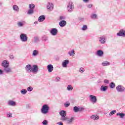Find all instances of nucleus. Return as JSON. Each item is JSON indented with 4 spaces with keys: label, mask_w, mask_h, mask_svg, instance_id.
Masks as SVG:
<instances>
[{
    "label": "nucleus",
    "mask_w": 125,
    "mask_h": 125,
    "mask_svg": "<svg viewBox=\"0 0 125 125\" xmlns=\"http://www.w3.org/2000/svg\"><path fill=\"white\" fill-rule=\"evenodd\" d=\"M73 86L72 85H68L66 88V89L68 90V91H71L73 90Z\"/></svg>",
    "instance_id": "29"
},
{
    "label": "nucleus",
    "mask_w": 125,
    "mask_h": 125,
    "mask_svg": "<svg viewBox=\"0 0 125 125\" xmlns=\"http://www.w3.org/2000/svg\"><path fill=\"white\" fill-rule=\"evenodd\" d=\"M89 0H83V1H84V2H88Z\"/></svg>",
    "instance_id": "50"
},
{
    "label": "nucleus",
    "mask_w": 125,
    "mask_h": 125,
    "mask_svg": "<svg viewBox=\"0 0 125 125\" xmlns=\"http://www.w3.org/2000/svg\"><path fill=\"white\" fill-rule=\"evenodd\" d=\"M102 65L103 66H109V65H110V62L107 61L104 62L102 63Z\"/></svg>",
    "instance_id": "31"
},
{
    "label": "nucleus",
    "mask_w": 125,
    "mask_h": 125,
    "mask_svg": "<svg viewBox=\"0 0 125 125\" xmlns=\"http://www.w3.org/2000/svg\"><path fill=\"white\" fill-rule=\"evenodd\" d=\"M33 13H34L33 9H30L28 10L27 14L31 15V14H33Z\"/></svg>",
    "instance_id": "34"
},
{
    "label": "nucleus",
    "mask_w": 125,
    "mask_h": 125,
    "mask_svg": "<svg viewBox=\"0 0 125 125\" xmlns=\"http://www.w3.org/2000/svg\"><path fill=\"white\" fill-rule=\"evenodd\" d=\"M57 125H63V123H62V122H58L57 123Z\"/></svg>",
    "instance_id": "49"
},
{
    "label": "nucleus",
    "mask_w": 125,
    "mask_h": 125,
    "mask_svg": "<svg viewBox=\"0 0 125 125\" xmlns=\"http://www.w3.org/2000/svg\"><path fill=\"white\" fill-rule=\"evenodd\" d=\"M97 18V15L95 14H94L91 16V18H92V19H96V18Z\"/></svg>",
    "instance_id": "38"
},
{
    "label": "nucleus",
    "mask_w": 125,
    "mask_h": 125,
    "mask_svg": "<svg viewBox=\"0 0 125 125\" xmlns=\"http://www.w3.org/2000/svg\"><path fill=\"white\" fill-rule=\"evenodd\" d=\"M25 70L27 72H32V66H31V64H28L25 67Z\"/></svg>",
    "instance_id": "20"
},
{
    "label": "nucleus",
    "mask_w": 125,
    "mask_h": 125,
    "mask_svg": "<svg viewBox=\"0 0 125 125\" xmlns=\"http://www.w3.org/2000/svg\"><path fill=\"white\" fill-rule=\"evenodd\" d=\"M39 71V67L37 65H34L31 69V72L34 74H37Z\"/></svg>",
    "instance_id": "8"
},
{
    "label": "nucleus",
    "mask_w": 125,
    "mask_h": 125,
    "mask_svg": "<svg viewBox=\"0 0 125 125\" xmlns=\"http://www.w3.org/2000/svg\"><path fill=\"white\" fill-rule=\"evenodd\" d=\"M97 54L98 56H102V55H103V51L101 50H98Z\"/></svg>",
    "instance_id": "27"
},
{
    "label": "nucleus",
    "mask_w": 125,
    "mask_h": 125,
    "mask_svg": "<svg viewBox=\"0 0 125 125\" xmlns=\"http://www.w3.org/2000/svg\"><path fill=\"white\" fill-rule=\"evenodd\" d=\"M42 124L43 125H47L48 124V122L47 121V120H44L42 122Z\"/></svg>",
    "instance_id": "39"
},
{
    "label": "nucleus",
    "mask_w": 125,
    "mask_h": 125,
    "mask_svg": "<svg viewBox=\"0 0 125 125\" xmlns=\"http://www.w3.org/2000/svg\"><path fill=\"white\" fill-rule=\"evenodd\" d=\"M117 113L116 110H112L109 114V116H113V115H114V114H116Z\"/></svg>",
    "instance_id": "36"
},
{
    "label": "nucleus",
    "mask_w": 125,
    "mask_h": 125,
    "mask_svg": "<svg viewBox=\"0 0 125 125\" xmlns=\"http://www.w3.org/2000/svg\"><path fill=\"white\" fill-rule=\"evenodd\" d=\"M90 119L94 120V121H95V120H99V116L97 115H93L90 116Z\"/></svg>",
    "instance_id": "21"
},
{
    "label": "nucleus",
    "mask_w": 125,
    "mask_h": 125,
    "mask_svg": "<svg viewBox=\"0 0 125 125\" xmlns=\"http://www.w3.org/2000/svg\"><path fill=\"white\" fill-rule=\"evenodd\" d=\"M1 66L3 68H5L6 67H9V62L6 60H4L2 62Z\"/></svg>",
    "instance_id": "11"
},
{
    "label": "nucleus",
    "mask_w": 125,
    "mask_h": 125,
    "mask_svg": "<svg viewBox=\"0 0 125 125\" xmlns=\"http://www.w3.org/2000/svg\"><path fill=\"white\" fill-rule=\"evenodd\" d=\"M118 37H125V29L119 30V33L117 34Z\"/></svg>",
    "instance_id": "9"
},
{
    "label": "nucleus",
    "mask_w": 125,
    "mask_h": 125,
    "mask_svg": "<svg viewBox=\"0 0 125 125\" xmlns=\"http://www.w3.org/2000/svg\"><path fill=\"white\" fill-rule=\"evenodd\" d=\"M39 38L38 37H35L34 38V42H39Z\"/></svg>",
    "instance_id": "42"
},
{
    "label": "nucleus",
    "mask_w": 125,
    "mask_h": 125,
    "mask_svg": "<svg viewBox=\"0 0 125 125\" xmlns=\"http://www.w3.org/2000/svg\"><path fill=\"white\" fill-rule=\"evenodd\" d=\"M83 110H84L83 107L75 106L73 108V111L75 112V113H78V112H82V111H83Z\"/></svg>",
    "instance_id": "7"
},
{
    "label": "nucleus",
    "mask_w": 125,
    "mask_h": 125,
    "mask_svg": "<svg viewBox=\"0 0 125 125\" xmlns=\"http://www.w3.org/2000/svg\"><path fill=\"white\" fill-rule=\"evenodd\" d=\"M87 7L88 8H91V7H92V4H90L88 5Z\"/></svg>",
    "instance_id": "47"
},
{
    "label": "nucleus",
    "mask_w": 125,
    "mask_h": 125,
    "mask_svg": "<svg viewBox=\"0 0 125 125\" xmlns=\"http://www.w3.org/2000/svg\"><path fill=\"white\" fill-rule=\"evenodd\" d=\"M49 110V107L47 104H44L42 106L41 109V112L42 114H47L48 113V110Z\"/></svg>",
    "instance_id": "2"
},
{
    "label": "nucleus",
    "mask_w": 125,
    "mask_h": 125,
    "mask_svg": "<svg viewBox=\"0 0 125 125\" xmlns=\"http://www.w3.org/2000/svg\"><path fill=\"white\" fill-rule=\"evenodd\" d=\"M116 115L117 116H119L121 119H124L125 117V114L124 113H118Z\"/></svg>",
    "instance_id": "23"
},
{
    "label": "nucleus",
    "mask_w": 125,
    "mask_h": 125,
    "mask_svg": "<svg viewBox=\"0 0 125 125\" xmlns=\"http://www.w3.org/2000/svg\"><path fill=\"white\" fill-rule=\"evenodd\" d=\"M3 71L7 73L12 72V70L11 69V68L9 67V66L4 67Z\"/></svg>",
    "instance_id": "13"
},
{
    "label": "nucleus",
    "mask_w": 125,
    "mask_h": 125,
    "mask_svg": "<svg viewBox=\"0 0 125 125\" xmlns=\"http://www.w3.org/2000/svg\"><path fill=\"white\" fill-rule=\"evenodd\" d=\"M87 29V26L86 25H83L82 30V31H86Z\"/></svg>",
    "instance_id": "37"
},
{
    "label": "nucleus",
    "mask_w": 125,
    "mask_h": 125,
    "mask_svg": "<svg viewBox=\"0 0 125 125\" xmlns=\"http://www.w3.org/2000/svg\"><path fill=\"white\" fill-rule=\"evenodd\" d=\"M27 91H33V87L29 86L27 88Z\"/></svg>",
    "instance_id": "40"
},
{
    "label": "nucleus",
    "mask_w": 125,
    "mask_h": 125,
    "mask_svg": "<svg viewBox=\"0 0 125 125\" xmlns=\"http://www.w3.org/2000/svg\"><path fill=\"white\" fill-rule=\"evenodd\" d=\"M99 42H100L102 44H104L105 42H106V39L105 38V37L104 36H101L99 38Z\"/></svg>",
    "instance_id": "12"
},
{
    "label": "nucleus",
    "mask_w": 125,
    "mask_h": 125,
    "mask_svg": "<svg viewBox=\"0 0 125 125\" xmlns=\"http://www.w3.org/2000/svg\"><path fill=\"white\" fill-rule=\"evenodd\" d=\"M79 72H80V73H83V72H84V69H83V68L81 67L80 68Z\"/></svg>",
    "instance_id": "43"
},
{
    "label": "nucleus",
    "mask_w": 125,
    "mask_h": 125,
    "mask_svg": "<svg viewBox=\"0 0 125 125\" xmlns=\"http://www.w3.org/2000/svg\"><path fill=\"white\" fill-rule=\"evenodd\" d=\"M50 33L52 36H56L58 33V30L57 28H52L50 31Z\"/></svg>",
    "instance_id": "10"
},
{
    "label": "nucleus",
    "mask_w": 125,
    "mask_h": 125,
    "mask_svg": "<svg viewBox=\"0 0 125 125\" xmlns=\"http://www.w3.org/2000/svg\"><path fill=\"white\" fill-rule=\"evenodd\" d=\"M47 69L49 73H51L53 71V65L52 64H48L47 66Z\"/></svg>",
    "instance_id": "14"
},
{
    "label": "nucleus",
    "mask_w": 125,
    "mask_h": 125,
    "mask_svg": "<svg viewBox=\"0 0 125 125\" xmlns=\"http://www.w3.org/2000/svg\"><path fill=\"white\" fill-rule=\"evenodd\" d=\"M47 9L49 10H52L53 9V4L48 2L47 4Z\"/></svg>",
    "instance_id": "15"
},
{
    "label": "nucleus",
    "mask_w": 125,
    "mask_h": 125,
    "mask_svg": "<svg viewBox=\"0 0 125 125\" xmlns=\"http://www.w3.org/2000/svg\"><path fill=\"white\" fill-rule=\"evenodd\" d=\"M109 86H110V88H114V87H115V83H114L113 82L109 84Z\"/></svg>",
    "instance_id": "35"
},
{
    "label": "nucleus",
    "mask_w": 125,
    "mask_h": 125,
    "mask_svg": "<svg viewBox=\"0 0 125 125\" xmlns=\"http://www.w3.org/2000/svg\"><path fill=\"white\" fill-rule=\"evenodd\" d=\"M3 70L0 69V75H3Z\"/></svg>",
    "instance_id": "48"
},
{
    "label": "nucleus",
    "mask_w": 125,
    "mask_h": 125,
    "mask_svg": "<svg viewBox=\"0 0 125 125\" xmlns=\"http://www.w3.org/2000/svg\"><path fill=\"white\" fill-rule=\"evenodd\" d=\"M13 9L15 10V11H19V7L17 5H13Z\"/></svg>",
    "instance_id": "25"
},
{
    "label": "nucleus",
    "mask_w": 125,
    "mask_h": 125,
    "mask_svg": "<svg viewBox=\"0 0 125 125\" xmlns=\"http://www.w3.org/2000/svg\"><path fill=\"white\" fill-rule=\"evenodd\" d=\"M108 89V87L107 86H102L101 87V90L102 91H106Z\"/></svg>",
    "instance_id": "28"
},
{
    "label": "nucleus",
    "mask_w": 125,
    "mask_h": 125,
    "mask_svg": "<svg viewBox=\"0 0 125 125\" xmlns=\"http://www.w3.org/2000/svg\"><path fill=\"white\" fill-rule=\"evenodd\" d=\"M20 40L23 42H26L28 41V36L25 34L21 33L20 36Z\"/></svg>",
    "instance_id": "3"
},
{
    "label": "nucleus",
    "mask_w": 125,
    "mask_h": 125,
    "mask_svg": "<svg viewBox=\"0 0 125 125\" xmlns=\"http://www.w3.org/2000/svg\"><path fill=\"white\" fill-rule=\"evenodd\" d=\"M60 19L61 20H62V19H63V17L61 16V17H60Z\"/></svg>",
    "instance_id": "52"
},
{
    "label": "nucleus",
    "mask_w": 125,
    "mask_h": 125,
    "mask_svg": "<svg viewBox=\"0 0 125 125\" xmlns=\"http://www.w3.org/2000/svg\"><path fill=\"white\" fill-rule=\"evenodd\" d=\"M8 105L10 106H15V105H16V103L13 101H9L8 102Z\"/></svg>",
    "instance_id": "24"
},
{
    "label": "nucleus",
    "mask_w": 125,
    "mask_h": 125,
    "mask_svg": "<svg viewBox=\"0 0 125 125\" xmlns=\"http://www.w3.org/2000/svg\"><path fill=\"white\" fill-rule=\"evenodd\" d=\"M70 103L67 102L65 104H64V106L66 107V108H67V107H69V106H70Z\"/></svg>",
    "instance_id": "41"
},
{
    "label": "nucleus",
    "mask_w": 125,
    "mask_h": 125,
    "mask_svg": "<svg viewBox=\"0 0 125 125\" xmlns=\"http://www.w3.org/2000/svg\"><path fill=\"white\" fill-rule=\"evenodd\" d=\"M12 117V113H9L7 114L8 118H11Z\"/></svg>",
    "instance_id": "44"
},
{
    "label": "nucleus",
    "mask_w": 125,
    "mask_h": 125,
    "mask_svg": "<svg viewBox=\"0 0 125 125\" xmlns=\"http://www.w3.org/2000/svg\"><path fill=\"white\" fill-rule=\"evenodd\" d=\"M44 20H45V16L44 15H42L39 17V22H43Z\"/></svg>",
    "instance_id": "19"
},
{
    "label": "nucleus",
    "mask_w": 125,
    "mask_h": 125,
    "mask_svg": "<svg viewBox=\"0 0 125 125\" xmlns=\"http://www.w3.org/2000/svg\"><path fill=\"white\" fill-rule=\"evenodd\" d=\"M35 7L36 6L35 5V4H30L29 5V7L30 9H34V8H35Z\"/></svg>",
    "instance_id": "33"
},
{
    "label": "nucleus",
    "mask_w": 125,
    "mask_h": 125,
    "mask_svg": "<svg viewBox=\"0 0 125 125\" xmlns=\"http://www.w3.org/2000/svg\"><path fill=\"white\" fill-rule=\"evenodd\" d=\"M67 9L68 12H72L73 11V9H74V3H73V2L70 1L68 3Z\"/></svg>",
    "instance_id": "4"
},
{
    "label": "nucleus",
    "mask_w": 125,
    "mask_h": 125,
    "mask_svg": "<svg viewBox=\"0 0 125 125\" xmlns=\"http://www.w3.org/2000/svg\"><path fill=\"white\" fill-rule=\"evenodd\" d=\"M68 54L70 56H74L75 55V50H72L68 52Z\"/></svg>",
    "instance_id": "30"
},
{
    "label": "nucleus",
    "mask_w": 125,
    "mask_h": 125,
    "mask_svg": "<svg viewBox=\"0 0 125 125\" xmlns=\"http://www.w3.org/2000/svg\"><path fill=\"white\" fill-rule=\"evenodd\" d=\"M80 20H82V21H83V19H81Z\"/></svg>",
    "instance_id": "53"
},
{
    "label": "nucleus",
    "mask_w": 125,
    "mask_h": 125,
    "mask_svg": "<svg viewBox=\"0 0 125 125\" xmlns=\"http://www.w3.org/2000/svg\"><path fill=\"white\" fill-rule=\"evenodd\" d=\"M104 83H109V80L105 79L104 80Z\"/></svg>",
    "instance_id": "46"
},
{
    "label": "nucleus",
    "mask_w": 125,
    "mask_h": 125,
    "mask_svg": "<svg viewBox=\"0 0 125 125\" xmlns=\"http://www.w3.org/2000/svg\"><path fill=\"white\" fill-rule=\"evenodd\" d=\"M69 64V60H65L63 61V62L62 63V66L63 67V68H66L67 67V65Z\"/></svg>",
    "instance_id": "18"
},
{
    "label": "nucleus",
    "mask_w": 125,
    "mask_h": 125,
    "mask_svg": "<svg viewBox=\"0 0 125 125\" xmlns=\"http://www.w3.org/2000/svg\"><path fill=\"white\" fill-rule=\"evenodd\" d=\"M116 88L118 92H125V88L122 85H118Z\"/></svg>",
    "instance_id": "6"
},
{
    "label": "nucleus",
    "mask_w": 125,
    "mask_h": 125,
    "mask_svg": "<svg viewBox=\"0 0 125 125\" xmlns=\"http://www.w3.org/2000/svg\"><path fill=\"white\" fill-rule=\"evenodd\" d=\"M25 24H26V22L24 21H18L17 22V26L18 27H23Z\"/></svg>",
    "instance_id": "17"
},
{
    "label": "nucleus",
    "mask_w": 125,
    "mask_h": 125,
    "mask_svg": "<svg viewBox=\"0 0 125 125\" xmlns=\"http://www.w3.org/2000/svg\"><path fill=\"white\" fill-rule=\"evenodd\" d=\"M21 94L25 95V94H26V93H27V90H26L25 89H23L21 91Z\"/></svg>",
    "instance_id": "32"
},
{
    "label": "nucleus",
    "mask_w": 125,
    "mask_h": 125,
    "mask_svg": "<svg viewBox=\"0 0 125 125\" xmlns=\"http://www.w3.org/2000/svg\"><path fill=\"white\" fill-rule=\"evenodd\" d=\"M9 57H10V59H14V56H13L12 55H10Z\"/></svg>",
    "instance_id": "45"
},
{
    "label": "nucleus",
    "mask_w": 125,
    "mask_h": 125,
    "mask_svg": "<svg viewBox=\"0 0 125 125\" xmlns=\"http://www.w3.org/2000/svg\"><path fill=\"white\" fill-rule=\"evenodd\" d=\"M60 115L62 117V118H66L67 112L64 110H62L60 112Z\"/></svg>",
    "instance_id": "16"
},
{
    "label": "nucleus",
    "mask_w": 125,
    "mask_h": 125,
    "mask_svg": "<svg viewBox=\"0 0 125 125\" xmlns=\"http://www.w3.org/2000/svg\"><path fill=\"white\" fill-rule=\"evenodd\" d=\"M62 121H64L66 122L67 125H72L75 121V117H71L70 118L68 117H63L61 118Z\"/></svg>",
    "instance_id": "1"
},
{
    "label": "nucleus",
    "mask_w": 125,
    "mask_h": 125,
    "mask_svg": "<svg viewBox=\"0 0 125 125\" xmlns=\"http://www.w3.org/2000/svg\"><path fill=\"white\" fill-rule=\"evenodd\" d=\"M67 24V22L65 21H62L59 22V25L61 27H64Z\"/></svg>",
    "instance_id": "22"
},
{
    "label": "nucleus",
    "mask_w": 125,
    "mask_h": 125,
    "mask_svg": "<svg viewBox=\"0 0 125 125\" xmlns=\"http://www.w3.org/2000/svg\"><path fill=\"white\" fill-rule=\"evenodd\" d=\"M33 56H37L39 55V51L38 50H34L32 53Z\"/></svg>",
    "instance_id": "26"
},
{
    "label": "nucleus",
    "mask_w": 125,
    "mask_h": 125,
    "mask_svg": "<svg viewBox=\"0 0 125 125\" xmlns=\"http://www.w3.org/2000/svg\"><path fill=\"white\" fill-rule=\"evenodd\" d=\"M89 100L92 103H96L97 102V98L96 96L92 95H90L89 96Z\"/></svg>",
    "instance_id": "5"
},
{
    "label": "nucleus",
    "mask_w": 125,
    "mask_h": 125,
    "mask_svg": "<svg viewBox=\"0 0 125 125\" xmlns=\"http://www.w3.org/2000/svg\"><path fill=\"white\" fill-rule=\"evenodd\" d=\"M56 80H57V81L58 82L59 81V80H60V78L59 77H58L56 78Z\"/></svg>",
    "instance_id": "51"
}]
</instances>
